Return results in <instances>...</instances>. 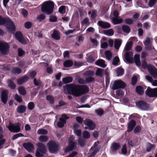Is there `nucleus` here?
<instances>
[{"instance_id": "obj_34", "label": "nucleus", "mask_w": 157, "mask_h": 157, "mask_svg": "<svg viewBox=\"0 0 157 157\" xmlns=\"http://www.w3.org/2000/svg\"><path fill=\"white\" fill-rule=\"evenodd\" d=\"M82 136L84 138L88 139L90 137V135L88 131H85L83 132Z\"/></svg>"}, {"instance_id": "obj_4", "label": "nucleus", "mask_w": 157, "mask_h": 157, "mask_svg": "<svg viewBox=\"0 0 157 157\" xmlns=\"http://www.w3.org/2000/svg\"><path fill=\"white\" fill-rule=\"evenodd\" d=\"M21 124L19 123L13 124L10 123L9 126L7 127L11 132H17L21 130Z\"/></svg>"}, {"instance_id": "obj_44", "label": "nucleus", "mask_w": 157, "mask_h": 157, "mask_svg": "<svg viewBox=\"0 0 157 157\" xmlns=\"http://www.w3.org/2000/svg\"><path fill=\"white\" fill-rule=\"evenodd\" d=\"M95 112L97 115L99 116H101L103 115L104 113V111L103 110L101 109L95 110Z\"/></svg>"}, {"instance_id": "obj_14", "label": "nucleus", "mask_w": 157, "mask_h": 157, "mask_svg": "<svg viewBox=\"0 0 157 157\" xmlns=\"http://www.w3.org/2000/svg\"><path fill=\"white\" fill-rule=\"evenodd\" d=\"M23 146L29 152H32L34 149L33 144L29 142L24 144Z\"/></svg>"}, {"instance_id": "obj_31", "label": "nucleus", "mask_w": 157, "mask_h": 157, "mask_svg": "<svg viewBox=\"0 0 157 157\" xmlns=\"http://www.w3.org/2000/svg\"><path fill=\"white\" fill-rule=\"evenodd\" d=\"M73 63V62L72 61L69 60H67L64 62L63 65L65 67H68L71 66Z\"/></svg>"}, {"instance_id": "obj_59", "label": "nucleus", "mask_w": 157, "mask_h": 157, "mask_svg": "<svg viewBox=\"0 0 157 157\" xmlns=\"http://www.w3.org/2000/svg\"><path fill=\"white\" fill-rule=\"evenodd\" d=\"M141 130V128L139 126H137L134 129V132L135 134L139 132Z\"/></svg>"}, {"instance_id": "obj_49", "label": "nucleus", "mask_w": 157, "mask_h": 157, "mask_svg": "<svg viewBox=\"0 0 157 157\" xmlns=\"http://www.w3.org/2000/svg\"><path fill=\"white\" fill-rule=\"evenodd\" d=\"M154 147L155 146L154 145L149 143L148 144L147 146V151H149L151 149Z\"/></svg>"}, {"instance_id": "obj_60", "label": "nucleus", "mask_w": 157, "mask_h": 157, "mask_svg": "<svg viewBox=\"0 0 157 157\" xmlns=\"http://www.w3.org/2000/svg\"><path fill=\"white\" fill-rule=\"evenodd\" d=\"M21 13L24 17H27L28 15L27 11L25 9H22L21 10Z\"/></svg>"}, {"instance_id": "obj_45", "label": "nucleus", "mask_w": 157, "mask_h": 157, "mask_svg": "<svg viewBox=\"0 0 157 157\" xmlns=\"http://www.w3.org/2000/svg\"><path fill=\"white\" fill-rule=\"evenodd\" d=\"M12 71L13 73L14 74H19L21 73V70L18 67H15L13 69Z\"/></svg>"}, {"instance_id": "obj_29", "label": "nucleus", "mask_w": 157, "mask_h": 157, "mask_svg": "<svg viewBox=\"0 0 157 157\" xmlns=\"http://www.w3.org/2000/svg\"><path fill=\"white\" fill-rule=\"evenodd\" d=\"M39 140L41 142H47L48 139V137L46 136L41 135L39 137Z\"/></svg>"}, {"instance_id": "obj_61", "label": "nucleus", "mask_w": 157, "mask_h": 157, "mask_svg": "<svg viewBox=\"0 0 157 157\" xmlns=\"http://www.w3.org/2000/svg\"><path fill=\"white\" fill-rule=\"evenodd\" d=\"M57 18L55 16H51L49 18L51 22H56L57 21Z\"/></svg>"}, {"instance_id": "obj_40", "label": "nucleus", "mask_w": 157, "mask_h": 157, "mask_svg": "<svg viewBox=\"0 0 157 157\" xmlns=\"http://www.w3.org/2000/svg\"><path fill=\"white\" fill-rule=\"evenodd\" d=\"M73 80L72 78L71 77H67L63 79V82L65 83L71 82Z\"/></svg>"}, {"instance_id": "obj_38", "label": "nucleus", "mask_w": 157, "mask_h": 157, "mask_svg": "<svg viewBox=\"0 0 157 157\" xmlns=\"http://www.w3.org/2000/svg\"><path fill=\"white\" fill-rule=\"evenodd\" d=\"M105 55L106 56V58L108 60H110L112 57V53L109 50H107L105 52Z\"/></svg>"}, {"instance_id": "obj_5", "label": "nucleus", "mask_w": 157, "mask_h": 157, "mask_svg": "<svg viewBox=\"0 0 157 157\" xmlns=\"http://www.w3.org/2000/svg\"><path fill=\"white\" fill-rule=\"evenodd\" d=\"M9 46L6 43L0 42V52L4 55L7 54L9 51Z\"/></svg>"}, {"instance_id": "obj_1", "label": "nucleus", "mask_w": 157, "mask_h": 157, "mask_svg": "<svg viewBox=\"0 0 157 157\" xmlns=\"http://www.w3.org/2000/svg\"><path fill=\"white\" fill-rule=\"evenodd\" d=\"M66 94L79 97L89 91L88 88L85 85L80 86L72 84L67 85L64 88Z\"/></svg>"}, {"instance_id": "obj_43", "label": "nucleus", "mask_w": 157, "mask_h": 157, "mask_svg": "<svg viewBox=\"0 0 157 157\" xmlns=\"http://www.w3.org/2000/svg\"><path fill=\"white\" fill-rule=\"evenodd\" d=\"M142 66L143 68H144V69H147V70L148 69V67H151V66L149 65H147V62L146 61V60L145 59L143 60L142 61Z\"/></svg>"}, {"instance_id": "obj_19", "label": "nucleus", "mask_w": 157, "mask_h": 157, "mask_svg": "<svg viewBox=\"0 0 157 157\" xmlns=\"http://www.w3.org/2000/svg\"><path fill=\"white\" fill-rule=\"evenodd\" d=\"M52 36L53 39L56 40H59L60 38V33L56 30H54Z\"/></svg>"}, {"instance_id": "obj_50", "label": "nucleus", "mask_w": 157, "mask_h": 157, "mask_svg": "<svg viewBox=\"0 0 157 157\" xmlns=\"http://www.w3.org/2000/svg\"><path fill=\"white\" fill-rule=\"evenodd\" d=\"M59 13L62 14H64L65 12V6H61L59 8Z\"/></svg>"}, {"instance_id": "obj_54", "label": "nucleus", "mask_w": 157, "mask_h": 157, "mask_svg": "<svg viewBox=\"0 0 157 157\" xmlns=\"http://www.w3.org/2000/svg\"><path fill=\"white\" fill-rule=\"evenodd\" d=\"M144 43L145 46H147L151 44V41L149 38H147L144 42Z\"/></svg>"}, {"instance_id": "obj_46", "label": "nucleus", "mask_w": 157, "mask_h": 157, "mask_svg": "<svg viewBox=\"0 0 157 157\" xmlns=\"http://www.w3.org/2000/svg\"><path fill=\"white\" fill-rule=\"evenodd\" d=\"M8 84L9 87L12 89H14L16 87V85L10 80L8 81Z\"/></svg>"}, {"instance_id": "obj_18", "label": "nucleus", "mask_w": 157, "mask_h": 157, "mask_svg": "<svg viewBox=\"0 0 157 157\" xmlns=\"http://www.w3.org/2000/svg\"><path fill=\"white\" fill-rule=\"evenodd\" d=\"M122 41L121 39H117L114 40V47L115 49L118 50L120 47Z\"/></svg>"}, {"instance_id": "obj_41", "label": "nucleus", "mask_w": 157, "mask_h": 157, "mask_svg": "<svg viewBox=\"0 0 157 157\" xmlns=\"http://www.w3.org/2000/svg\"><path fill=\"white\" fill-rule=\"evenodd\" d=\"M45 18V16L43 14L38 15L36 17L37 19L39 22L41 21L42 20H44Z\"/></svg>"}, {"instance_id": "obj_39", "label": "nucleus", "mask_w": 157, "mask_h": 157, "mask_svg": "<svg viewBox=\"0 0 157 157\" xmlns=\"http://www.w3.org/2000/svg\"><path fill=\"white\" fill-rule=\"evenodd\" d=\"M18 91L20 94L23 95H25L26 93V90L22 86H20L19 87Z\"/></svg>"}, {"instance_id": "obj_16", "label": "nucleus", "mask_w": 157, "mask_h": 157, "mask_svg": "<svg viewBox=\"0 0 157 157\" xmlns=\"http://www.w3.org/2000/svg\"><path fill=\"white\" fill-rule=\"evenodd\" d=\"M98 23L99 26L104 29L109 28L111 26L110 24L107 22L99 21H98Z\"/></svg>"}, {"instance_id": "obj_26", "label": "nucleus", "mask_w": 157, "mask_h": 157, "mask_svg": "<svg viewBox=\"0 0 157 157\" xmlns=\"http://www.w3.org/2000/svg\"><path fill=\"white\" fill-rule=\"evenodd\" d=\"M140 56V55L138 54L135 55L134 56V61L136 65L138 66H140L141 65Z\"/></svg>"}, {"instance_id": "obj_21", "label": "nucleus", "mask_w": 157, "mask_h": 157, "mask_svg": "<svg viewBox=\"0 0 157 157\" xmlns=\"http://www.w3.org/2000/svg\"><path fill=\"white\" fill-rule=\"evenodd\" d=\"M29 77L27 76L24 77H22L17 80V83L19 85H21L27 81Z\"/></svg>"}, {"instance_id": "obj_55", "label": "nucleus", "mask_w": 157, "mask_h": 157, "mask_svg": "<svg viewBox=\"0 0 157 157\" xmlns=\"http://www.w3.org/2000/svg\"><path fill=\"white\" fill-rule=\"evenodd\" d=\"M24 136V135L22 133H18L16 134L15 135L13 138H12V139L13 140H14L18 137H23Z\"/></svg>"}, {"instance_id": "obj_30", "label": "nucleus", "mask_w": 157, "mask_h": 157, "mask_svg": "<svg viewBox=\"0 0 157 157\" xmlns=\"http://www.w3.org/2000/svg\"><path fill=\"white\" fill-rule=\"evenodd\" d=\"M48 131L43 128H40L38 129L37 131V133L39 135H46L48 134Z\"/></svg>"}, {"instance_id": "obj_12", "label": "nucleus", "mask_w": 157, "mask_h": 157, "mask_svg": "<svg viewBox=\"0 0 157 157\" xmlns=\"http://www.w3.org/2000/svg\"><path fill=\"white\" fill-rule=\"evenodd\" d=\"M148 71L150 75L154 78H157V69L156 68L152 66L149 67H148Z\"/></svg>"}, {"instance_id": "obj_58", "label": "nucleus", "mask_w": 157, "mask_h": 157, "mask_svg": "<svg viewBox=\"0 0 157 157\" xmlns=\"http://www.w3.org/2000/svg\"><path fill=\"white\" fill-rule=\"evenodd\" d=\"M74 132L75 134L78 136H80L81 135V130L80 129H74Z\"/></svg>"}, {"instance_id": "obj_27", "label": "nucleus", "mask_w": 157, "mask_h": 157, "mask_svg": "<svg viewBox=\"0 0 157 157\" xmlns=\"http://www.w3.org/2000/svg\"><path fill=\"white\" fill-rule=\"evenodd\" d=\"M103 33L105 35L109 36H112L114 34L113 30L112 29L105 30L103 32Z\"/></svg>"}, {"instance_id": "obj_11", "label": "nucleus", "mask_w": 157, "mask_h": 157, "mask_svg": "<svg viewBox=\"0 0 157 157\" xmlns=\"http://www.w3.org/2000/svg\"><path fill=\"white\" fill-rule=\"evenodd\" d=\"M15 36L17 40L23 44H25L27 42L24 38L22 33L20 32H17L15 33Z\"/></svg>"}, {"instance_id": "obj_2", "label": "nucleus", "mask_w": 157, "mask_h": 157, "mask_svg": "<svg viewBox=\"0 0 157 157\" xmlns=\"http://www.w3.org/2000/svg\"><path fill=\"white\" fill-rule=\"evenodd\" d=\"M54 7V3L50 1H47L42 5L41 10L42 12L47 14L52 13Z\"/></svg>"}, {"instance_id": "obj_42", "label": "nucleus", "mask_w": 157, "mask_h": 157, "mask_svg": "<svg viewBox=\"0 0 157 157\" xmlns=\"http://www.w3.org/2000/svg\"><path fill=\"white\" fill-rule=\"evenodd\" d=\"M122 29L124 32L126 33H128L130 32V29L129 27L126 25H124L122 26Z\"/></svg>"}, {"instance_id": "obj_51", "label": "nucleus", "mask_w": 157, "mask_h": 157, "mask_svg": "<svg viewBox=\"0 0 157 157\" xmlns=\"http://www.w3.org/2000/svg\"><path fill=\"white\" fill-rule=\"evenodd\" d=\"M46 98L47 100L49 101L50 103L52 104L53 103L54 99L52 96L50 95L47 96Z\"/></svg>"}, {"instance_id": "obj_48", "label": "nucleus", "mask_w": 157, "mask_h": 157, "mask_svg": "<svg viewBox=\"0 0 157 157\" xmlns=\"http://www.w3.org/2000/svg\"><path fill=\"white\" fill-rule=\"evenodd\" d=\"M119 61V59L118 57H115L114 58L112 61V63L114 65H117Z\"/></svg>"}, {"instance_id": "obj_8", "label": "nucleus", "mask_w": 157, "mask_h": 157, "mask_svg": "<svg viewBox=\"0 0 157 157\" xmlns=\"http://www.w3.org/2000/svg\"><path fill=\"white\" fill-rule=\"evenodd\" d=\"M136 106L143 110H147L149 107V105L146 102L141 101L136 102Z\"/></svg>"}, {"instance_id": "obj_62", "label": "nucleus", "mask_w": 157, "mask_h": 157, "mask_svg": "<svg viewBox=\"0 0 157 157\" xmlns=\"http://www.w3.org/2000/svg\"><path fill=\"white\" fill-rule=\"evenodd\" d=\"M6 20L5 19L0 16V25H3L6 22Z\"/></svg>"}, {"instance_id": "obj_24", "label": "nucleus", "mask_w": 157, "mask_h": 157, "mask_svg": "<svg viewBox=\"0 0 157 157\" xmlns=\"http://www.w3.org/2000/svg\"><path fill=\"white\" fill-rule=\"evenodd\" d=\"M105 62V61L102 59H99L96 61L95 63L97 65L103 67H105L106 66Z\"/></svg>"}, {"instance_id": "obj_3", "label": "nucleus", "mask_w": 157, "mask_h": 157, "mask_svg": "<svg viewBox=\"0 0 157 157\" xmlns=\"http://www.w3.org/2000/svg\"><path fill=\"white\" fill-rule=\"evenodd\" d=\"M38 148L36 150V156L37 157H42L43 154L45 153L46 151L45 146L42 143H39L37 144Z\"/></svg>"}, {"instance_id": "obj_10", "label": "nucleus", "mask_w": 157, "mask_h": 157, "mask_svg": "<svg viewBox=\"0 0 157 157\" xmlns=\"http://www.w3.org/2000/svg\"><path fill=\"white\" fill-rule=\"evenodd\" d=\"M83 124L88 126L89 129L90 130H93L95 128V124L89 119H86L83 121Z\"/></svg>"}, {"instance_id": "obj_57", "label": "nucleus", "mask_w": 157, "mask_h": 157, "mask_svg": "<svg viewBox=\"0 0 157 157\" xmlns=\"http://www.w3.org/2000/svg\"><path fill=\"white\" fill-rule=\"evenodd\" d=\"M15 99L18 102H21L22 101L21 97L18 94H16L15 95Z\"/></svg>"}, {"instance_id": "obj_25", "label": "nucleus", "mask_w": 157, "mask_h": 157, "mask_svg": "<svg viewBox=\"0 0 157 157\" xmlns=\"http://www.w3.org/2000/svg\"><path fill=\"white\" fill-rule=\"evenodd\" d=\"M26 107L24 105H20L17 107V110L18 113H23L25 111Z\"/></svg>"}, {"instance_id": "obj_35", "label": "nucleus", "mask_w": 157, "mask_h": 157, "mask_svg": "<svg viewBox=\"0 0 157 157\" xmlns=\"http://www.w3.org/2000/svg\"><path fill=\"white\" fill-rule=\"evenodd\" d=\"M104 72V70L101 68H98L95 73L96 75L101 77L103 76Z\"/></svg>"}, {"instance_id": "obj_56", "label": "nucleus", "mask_w": 157, "mask_h": 157, "mask_svg": "<svg viewBox=\"0 0 157 157\" xmlns=\"http://www.w3.org/2000/svg\"><path fill=\"white\" fill-rule=\"evenodd\" d=\"M32 26V23L30 22L27 21L24 24L25 27L26 29H29Z\"/></svg>"}, {"instance_id": "obj_9", "label": "nucleus", "mask_w": 157, "mask_h": 157, "mask_svg": "<svg viewBox=\"0 0 157 157\" xmlns=\"http://www.w3.org/2000/svg\"><path fill=\"white\" fill-rule=\"evenodd\" d=\"M73 137L71 136L69 139V144L65 149V151L67 152L73 150L75 147V143L72 141Z\"/></svg>"}, {"instance_id": "obj_37", "label": "nucleus", "mask_w": 157, "mask_h": 157, "mask_svg": "<svg viewBox=\"0 0 157 157\" xmlns=\"http://www.w3.org/2000/svg\"><path fill=\"white\" fill-rule=\"evenodd\" d=\"M120 147V144L117 143H113L112 145L111 149L112 150L115 151L118 149H119Z\"/></svg>"}, {"instance_id": "obj_63", "label": "nucleus", "mask_w": 157, "mask_h": 157, "mask_svg": "<svg viewBox=\"0 0 157 157\" xmlns=\"http://www.w3.org/2000/svg\"><path fill=\"white\" fill-rule=\"evenodd\" d=\"M122 151L123 154H125L127 153V150L126 148V146L125 144H124L122 148Z\"/></svg>"}, {"instance_id": "obj_6", "label": "nucleus", "mask_w": 157, "mask_h": 157, "mask_svg": "<svg viewBox=\"0 0 157 157\" xmlns=\"http://www.w3.org/2000/svg\"><path fill=\"white\" fill-rule=\"evenodd\" d=\"M48 147L49 151L52 153L56 152L58 150V146L54 141H50L47 144Z\"/></svg>"}, {"instance_id": "obj_32", "label": "nucleus", "mask_w": 157, "mask_h": 157, "mask_svg": "<svg viewBox=\"0 0 157 157\" xmlns=\"http://www.w3.org/2000/svg\"><path fill=\"white\" fill-rule=\"evenodd\" d=\"M116 71L118 76L122 75L124 73V70L122 68L120 67L117 68L116 70Z\"/></svg>"}, {"instance_id": "obj_23", "label": "nucleus", "mask_w": 157, "mask_h": 157, "mask_svg": "<svg viewBox=\"0 0 157 157\" xmlns=\"http://www.w3.org/2000/svg\"><path fill=\"white\" fill-rule=\"evenodd\" d=\"M122 21V19L119 18V17H113L112 19V22L115 25L121 23Z\"/></svg>"}, {"instance_id": "obj_15", "label": "nucleus", "mask_w": 157, "mask_h": 157, "mask_svg": "<svg viewBox=\"0 0 157 157\" xmlns=\"http://www.w3.org/2000/svg\"><path fill=\"white\" fill-rule=\"evenodd\" d=\"M8 91L6 90H4L2 92L1 97V100L4 104L6 103L8 99Z\"/></svg>"}, {"instance_id": "obj_52", "label": "nucleus", "mask_w": 157, "mask_h": 157, "mask_svg": "<svg viewBox=\"0 0 157 157\" xmlns=\"http://www.w3.org/2000/svg\"><path fill=\"white\" fill-rule=\"evenodd\" d=\"M157 0H149L148 2V6L150 7H151L156 3Z\"/></svg>"}, {"instance_id": "obj_13", "label": "nucleus", "mask_w": 157, "mask_h": 157, "mask_svg": "<svg viewBox=\"0 0 157 157\" xmlns=\"http://www.w3.org/2000/svg\"><path fill=\"white\" fill-rule=\"evenodd\" d=\"M124 57L126 60L130 63H133V54L132 52H126L124 55Z\"/></svg>"}, {"instance_id": "obj_28", "label": "nucleus", "mask_w": 157, "mask_h": 157, "mask_svg": "<svg viewBox=\"0 0 157 157\" xmlns=\"http://www.w3.org/2000/svg\"><path fill=\"white\" fill-rule=\"evenodd\" d=\"M66 123V120L63 119L62 118H59V121L58 122V126L60 128L63 127L64 124Z\"/></svg>"}, {"instance_id": "obj_64", "label": "nucleus", "mask_w": 157, "mask_h": 157, "mask_svg": "<svg viewBox=\"0 0 157 157\" xmlns=\"http://www.w3.org/2000/svg\"><path fill=\"white\" fill-rule=\"evenodd\" d=\"M137 78L136 76L132 77V85H135L137 82Z\"/></svg>"}, {"instance_id": "obj_53", "label": "nucleus", "mask_w": 157, "mask_h": 157, "mask_svg": "<svg viewBox=\"0 0 157 157\" xmlns=\"http://www.w3.org/2000/svg\"><path fill=\"white\" fill-rule=\"evenodd\" d=\"M85 140L79 138L78 140V143L80 146H83L85 144Z\"/></svg>"}, {"instance_id": "obj_17", "label": "nucleus", "mask_w": 157, "mask_h": 157, "mask_svg": "<svg viewBox=\"0 0 157 157\" xmlns=\"http://www.w3.org/2000/svg\"><path fill=\"white\" fill-rule=\"evenodd\" d=\"M8 23L7 25V28L8 30L11 32L15 30V27L13 23L10 19L8 20Z\"/></svg>"}, {"instance_id": "obj_47", "label": "nucleus", "mask_w": 157, "mask_h": 157, "mask_svg": "<svg viewBox=\"0 0 157 157\" xmlns=\"http://www.w3.org/2000/svg\"><path fill=\"white\" fill-rule=\"evenodd\" d=\"M35 105L33 102H29L28 104V108L30 110H33L34 107Z\"/></svg>"}, {"instance_id": "obj_7", "label": "nucleus", "mask_w": 157, "mask_h": 157, "mask_svg": "<svg viewBox=\"0 0 157 157\" xmlns=\"http://www.w3.org/2000/svg\"><path fill=\"white\" fill-rule=\"evenodd\" d=\"M126 85V84L121 80L116 81L113 83L112 88L114 90L118 88H123Z\"/></svg>"}, {"instance_id": "obj_33", "label": "nucleus", "mask_w": 157, "mask_h": 157, "mask_svg": "<svg viewBox=\"0 0 157 157\" xmlns=\"http://www.w3.org/2000/svg\"><path fill=\"white\" fill-rule=\"evenodd\" d=\"M132 41H129L128 42L125 47L124 49L126 51H128L131 49L132 46Z\"/></svg>"}, {"instance_id": "obj_20", "label": "nucleus", "mask_w": 157, "mask_h": 157, "mask_svg": "<svg viewBox=\"0 0 157 157\" xmlns=\"http://www.w3.org/2000/svg\"><path fill=\"white\" fill-rule=\"evenodd\" d=\"M136 122L134 120L131 121L129 123L128 125V131L129 132L132 130L136 125Z\"/></svg>"}, {"instance_id": "obj_36", "label": "nucleus", "mask_w": 157, "mask_h": 157, "mask_svg": "<svg viewBox=\"0 0 157 157\" xmlns=\"http://www.w3.org/2000/svg\"><path fill=\"white\" fill-rule=\"evenodd\" d=\"M136 92L140 95L144 93L143 88L140 86L137 87L136 88Z\"/></svg>"}, {"instance_id": "obj_22", "label": "nucleus", "mask_w": 157, "mask_h": 157, "mask_svg": "<svg viewBox=\"0 0 157 157\" xmlns=\"http://www.w3.org/2000/svg\"><path fill=\"white\" fill-rule=\"evenodd\" d=\"M153 89L148 87L145 91L146 94L150 97H153L155 95L153 93Z\"/></svg>"}]
</instances>
